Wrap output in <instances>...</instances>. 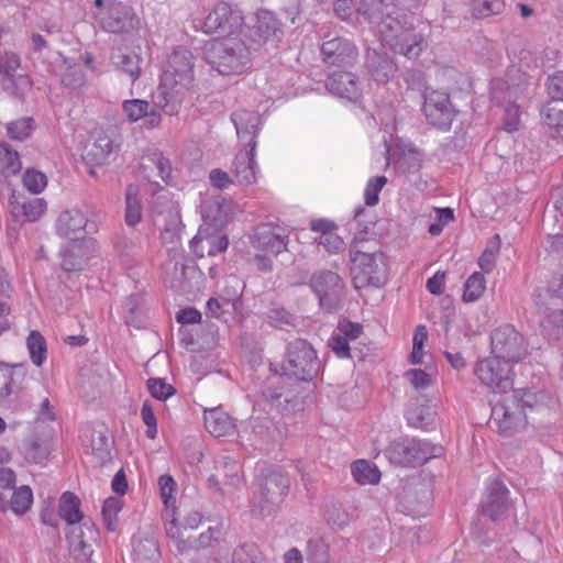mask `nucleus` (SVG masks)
<instances>
[{
	"instance_id": "59",
	"label": "nucleus",
	"mask_w": 563,
	"mask_h": 563,
	"mask_svg": "<svg viewBox=\"0 0 563 563\" xmlns=\"http://www.w3.org/2000/svg\"><path fill=\"white\" fill-rule=\"evenodd\" d=\"M318 243L329 253H340L344 250V241L334 231L320 235Z\"/></svg>"
},
{
	"instance_id": "47",
	"label": "nucleus",
	"mask_w": 563,
	"mask_h": 563,
	"mask_svg": "<svg viewBox=\"0 0 563 563\" xmlns=\"http://www.w3.org/2000/svg\"><path fill=\"white\" fill-rule=\"evenodd\" d=\"M490 96L496 104H504L505 102L510 104L515 98V89L504 79L496 78L490 82Z\"/></svg>"
},
{
	"instance_id": "2",
	"label": "nucleus",
	"mask_w": 563,
	"mask_h": 563,
	"mask_svg": "<svg viewBox=\"0 0 563 563\" xmlns=\"http://www.w3.org/2000/svg\"><path fill=\"white\" fill-rule=\"evenodd\" d=\"M253 52L242 35L224 36L206 45L205 59L220 75H238L250 67Z\"/></svg>"
},
{
	"instance_id": "13",
	"label": "nucleus",
	"mask_w": 563,
	"mask_h": 563,
	"mask_svg": "<svg viewBox=\"0 0 563 563\" xmlns=\"http://www.w3.org/2000/svg\"><path fill=\"white\" fill-rule=\"evenodd\" d=\"M24 378L23 365L0 363V407L15 408L14 402L20 398Z\"/></svg>"
},
{
	"instance_id": "52",
	"label": "nucleus",
	"mask_w": 563,
	"mask_h": 563,
	"mask_svg": "<svg viewBox=\"0 0 563 563\" xmlns=\"http://www.w3.org/2000/svg\"><path fill=\"white\" fill-rule=\"evenodd\" d=\"M498 252L499 236L496 235L478 258V265L484 272L489 273L494 269Z\"/></svg>"
},
{
	"instance_id": "9",
	"label": "nucleus",
	"mask_w": 563,
	"mask_h": 563,
	"mask_svg": "<svg viewBox=\"0 0 563 563\" xmlns=\"http://www.w3.org/2000/svg\"><path fill=\"white\" fill-rule=\"evenodd\" d=\"M528 419V413L516 405V399L506 395L493 405L489 424L498 433L511 437L525 429Z\"/></svg>"
},
{
	"instance_id": "32",
	"label": "nucleus",
	"mask_w": 563,
	"mask_h": 563,
	"mask_svg": "<svg viewBox=\"0 0 563 563\" xmlns=\"http://www.w3.org/2000/svg\"><path fill=\"white\" fill-rule=\"evenodd\" d=\"M58 514L70 526L80 522L82 519L80 499L70 492L64 493L59 501Z\"/></svg>"
},
{
	"instance_id": "6",
	"label": "nucleus",
	"mask_w": 563,
	"mask_h": 563,
	"mask_svg": "<svg viewBox=\"0 0 563 563\" xmlns=\"http://www.w3.org/2000/svg\"><path fill=\"white\" fill-rule=\"evenodd\" d=\"M441 448L426 440L400 438L393 441L385 450V455L393 464L417 467L438 456Z\"/></svg>"
},
{
	"instance_id": "12",
	"label": "nucleus",
	"mask_w": 563,
	"mask_h": 563,
	"mask_svg": "<svg viewBox=\"0 0 563 563\" xmlns=\"http://www.w3.org/2000/svg\"><path fill=\"white\" fill-rule=\"evenodd\" d=\"M474 373L479 382L494 393L506 394L512 387L511 364H506L494 355L478 361Z\"/></svg>"
},
{
	"instance_id": "44",
	"label": "nucleus",
	"mask_w": 563,
	"mask_h": 563,
	"mask_svg": "<svg viewBox=\"0 0 563 563\" xmlns=\"http://www.w3.org/2000/svg\"><path fill=\"white\" fill-rule=\"evenodd\" d=\"M511 399H516V405L522 408L523 412L529 409L530 411L544 409L539 396L529 389H515L511 395H508Z\"/></svg>"
},
{
	"instance_id": "50",
	"label": "nucleus",
	"mask_w": 563,
	"mask_h": 563,
	"mask_svg": "<svg viewBox=\"0 0 563 563\" xmlns=\"http://www.w3.org/2000/svg\"><path fill=\"white\" fill-rule=\"evenodd\" d=\"M387 184V178L385 176H376L368 179L365 190H364V200L366 206H376L379 201V192Z\"/></svg>"
},
{
	"instance_id": "37",
	"label": "nucleus",
	"mask_w": 563,
	"mask_h": 563,
	"mask_svg": "<svg viewBox=\"0 0 563 563\" xmlns=\"http://www.w3.org/2000/svg\"><path fill=\"white\" fill-rule=\"evenodd\" d=\"M142 219V206L137 197V188L130 185L125 192V223L136 225Z\"/></svg>"
},
{
	"instance_id": "29",
	"label": "nucleus",
	"mask_w": 563,
	"mask_h": 563,
	"mask_svg": "<svg viewBox=\"0 0 563 563\" xmlns=\"http://www.w3.org/2000/svg\"><path fill=\"white\" fill-rule=\"evenodd\" d=\"M367 60L373 79L379 84L387 82L396 71L394 62L388 56L380 55L377 52L369 54Z\"/></svg>"
},
{
	"instance_id": "1",
	"label": "nucleus",
	"mask_w": 563,
	"mask_h": 563,
	"mask_svg": "<svg viewBox=\"0 0 563 563\" xmlns=\"http://www.w3.org/2000/svg\"><path fill=\"white\" fill-rule=\"evenodd\" d=\"M194 55L185 47H177L169 55L154 103L167 115L177 114L194 82Z\"/></svg>"
},
{
	"instance_id": "63",
	"label": "nucleus",
	"mask_w": 563,
	"mask_h": 563,
	"mask_svg": "<svg viewBox=\"0 0 563 563\" xmlns=\"http://www.w3.org/2000/svg\"><path fill=\"white\" fill-rule=\"evenodd\" d=\"M327 520L338 529H342L349 523V515L341 507L333 505L327 511Z\"/></svg>"
},
{
	"instance_id": "11",
	"label": "nucleus",
	"mask_w": 563,
	"mask_h": 563,
	"mask_svg": "<svg viewBox=\"0 0 563 563\" xmlns=\"http://www.w3.org/2000/svg\"><path fill=\"white\" fill-rule=\"evenodd\" d=\"M280 25L273 12L260 10L256 14V23L252 27H247L242 36L254 52L266 44L276 46L283 36Z\"/></svg>"
},
{
	"instance_id": "4",
	"label": "nucleus",
	"mask_w": 563,
	"mask_h": 563,
	"mask_svg": "<svg viewBox=\"0 0 563 563\" xmlns=\"http://www.w3.org/2000/svg\"><path fill=\"white\" fill-rule=\"evenodd\" d=\"M379 34L385 46L409 59L417 58L426 46L422 34L416 33L393 16H386L379 23Z\"/></svg>"
},
{
	"instance_id": "33",
	"label": "nucleus",
	"mask_w": 563,
	"mask_h": 563,
	"mask_svg": "<svg viewBox=\"0 0 563 563\" xmlns=\"http://www.w3.org/2000/svg\"><path fill=\"white\" fill-rule=\"evenodd\" d=\"M289 488L287 477L279 474H272L265 479L264 496L267 503L273 505L282 501Z\"/></svg>"
},
{
	"instance_id": "48",
	"label": "nucleus",
	"mask_w": 563,
	"mask_h": 563,
	"mask_svg": "<svg viewBox=\"0 0 563 563\" xmlns=\"http://www.w3.org/2000/svg\"><path fill=\"white\" fill-rule=\"evenodd\" d=\"M543 122L551 129L560 132L563 130V109L560 108L559 102L550 101L542 110Z\"/></svg>"
},
{
	"instance_id": "20",
	"label": "nucleus",
	"mask_w": 563,
	"mask_h": 563,
	"mask_svg": "<svg viewBox=\"0 0 563 563\" xmlns=\"http://www.w3.org/2000/svg\"><path fill=\"white\" fill-rule=\"evenodd\" d=\"M321 54L324 63L347 67L356 62L357 48L351 41L344 37H333L322 43Z\"/></svg>"
},
{
	"instance_id": "5",
	"label": "nucleus",
	"mask_w": 563,
	"mask_h": 563,
	"mask_svg": "<svg viewBox=\"0 0 563 563\" xmlns=\"http://www.w3.org/2000/svg\"><path fill=\"white\" fill-rule=\"evenodd\" d=\"M283 374L298 380L309 382L320 371V361L312 345L303 339H296L287 344L282 363Z\"/></svg>"
},
{
	"instance_id": "17",
	"label": "nucleus",
	"mask_w": 563,
	"mask_h": 563,
	"mask_svg": "<svg viewBox=\"0 0 563 563\" xmlns=\"http://www.w3.org/2000/svg\"><path fill=\"white\" fill-rule=\"evenodd\" d=\"M508 495L509 490L501 481H490L481 504L483 515L493 521L505 518L510 511Z\"/></svg>"
},
{
	"instance_id": "16",
	"label": "nucleus",
	"mask_w": 563,
	"mask_h": 563,
	"mask_svg": "<svg viewBox=\"0 0 563 563\" xmlns=\"http://www.w3.org/2000/svg\"><path fill=\"white\" fill-rule=\"evenodd\" d=\"M251 243L254 249L276 256L287 249L288 234L279 225L264 223L256 227Z\"/></svg>"
},
{
	"instance_id": "40",
	"label": "nucleus",
	"mask_w": 563,
	"mask_h": 563,
	"mask_svg": "<svg viewBox=\"0 0 563 563\" xmlns=\"http://www.w3.org/2000/svg\"><path fill=\"white\" fill-rule=\"evenodd\" d=\"M486 289V280L482 273H473L464 284L463 300L474 302L478 300Z\"/></svg>"
},
{
	"instance_id": "30",
	"label": "nucleus",
	"mask_w": 563,
	"mask_h": 563,
	"mask_svg": "<svg viewBox=\"0 0 563 563\" xmlns=\"http://www.w3.org/2000/svg\"><path fill=\"white\" fill-rule=\"evenodd\" d=\"M112 63L123 73H125L134 82L141 75L142 58L139 54L131 52L125 53L118 49L111 55Z\"/></svg>"
},
{
	"instance_id": "7",
	"label": "nucleus",
	"mask_w": 563,
	"mask_h": 563,
	"mask_svg": "<svg viewBox=\"0 0 563 563\" xmlns=\"http://www.w3.org/2000/svg\"><path fill=\"white\" fill-rule=\"evenodd\" d=\"M492 354L506 364L522 361L528 355L523 335L511 324H503L490 334Z\"/></svg>"
},
{
	"instance_id": "18",
	"label": "nucleus",
	"mask_w": 563,
	"mask_h": 563,
	"mask_svg": "<svg viewBox=\"0 0 563 563\" xmlns=\"http://www.w3.org/2000/svg\"><path fill=\"white\" fill-rule=\"evenodd\" d=\"M423 113L428 122L439 129L448 130L454 118L450 98L441 91H431L424 96Z\"/></svg>"
},
{
	"instance_id": "53",
	"label": "nucleus",
	"mask_w": 563,
	"mask_h": 563,
	"mask_svg": "<svg viewBox=\"0 0 563 563\" xmlns=\"http://www.w3.org/2000/svg\"><path fill=\"white\" fill-rule=\"evenodd\" d=\"M355 225L356 239H364V235L373 228L374 221L369 217V212L364 207H357L354 211L353 222Z\"/></svg>"
},
{
	"instance_id": "26",
	"label": "nucleus",
	"mask_w": 563,
	"mask_h": 563,
	"mask_svg": "<svg viewBox=\"0 0 563 563\" xmlns=\"http://www.w3.org/2000/svg\"><path fill=\"white\" fill-rule=\"evenodd\" d=\"M205 426L214 437L229 435L235 429L232 418L220 407L205 410Z\"/></svg>"
},
{
	"instance_id": "36",
	"label": "nucleus",
	"mask_w": 563,
	"mask_h": 563,
	"mask_svg": "<svg viewBox=\"0 0 563 563\" xmlns=\"http://www.w3.org/2000/svg\"><path fill=\"white\" fill-rule=\"evenodd\" d=\"M351 471L354 479L362 485H374L380 479V472L377 466L365 460L354 462Z\"/></svg>"
},
{
	"instance_id": "23",
	"label": "nucleus",
	"mask_w": 563,
	"mask_h": 563,
	"mask_svg": "<svg viewBox=\"0 0 563 563\" xmlns=\"http://www.w3.org/2000/svg\"><path fill=\"white\" fill-rule=\"evenodd\" d=\"M327 89L350 101L356 100L361 96V84L358 78L350 71L333 73L325 84Z\"/></svg>"
},
{
	"instance_id": "61",
	"label": "nucleus",
	"mask_w": 563,
	"mask_h": 563,
	"mask_svg": "<svg viewBox=\"0 0 563 563\" xmlns=\"http://www.w3.org/2000/svg\"><path fill=\"white\" fill-rule=\"evenodd\" d=\"M349 340L340 333H334L329 340V346L340 358L350 357V345Z\"/></svg>"
},
{
	"instance_id": "55",
	"label": "nucleus",
	"mask_w": 563,
	"mask_h": 563,
	"mask_svg": "<svg viewBox=\"0 0 563 563\" xmlns=\"http://www.w3.org/2000/svg\"><path fill=\"white\" fill-rule=\"evenodd\" d=\"M165 529L167 536L175 540L180 552L196 547L197 540L183 539L181 530L177 526L175 518H172V520L166 523Z\"/></svg>"
},
{
	"instance_id": "25",
	"label": "nucleus",
	"mask_w": 563,
	"mask_h": 563,
	"mask_svg": "<svg viewBox=\"0 0 563 563\" xmlns=\"http://www.w3.org/2000/svg\"><path fill=\"white\" fill-rule=\"evenodd\" d=\"M229 240L223 234H209L207 230L199 229L198 233L190 241L192 251L198 256L207 253L209 256H216L228 249Z\"/></svg>"
},
{
	"instance_id": "56",
	"label": "nucleus",
	"mask_w": 563,
	"mask_h": 563,
	"mask_svg": "<svg viewBox=\"0 0 563 563\" xmlns=\"http://www.w3.org/2000/svg\"><path fill=\"white\" fill-rule=\"evenodd\" d=\"M85 82V75L79 66L68 67L62 76V84L70 89H77Z\"/></svg>"
},
{
	"instance_id": "27",
	"label": "nucleus",
	"mask_w": 563,
	"mask_h": 563,
	"mask_svg": "<svg viewBox=\"0 0 563 563\" xmlns=\"http://www.w3.org/2000/svg\"><path fill=\"white\" fill-rule=\"evenodd\" d=\"M229 207L220 196L205 200L201 205V214L207 222L205 228L223 225L228 219ZM203 227H200L202 229Z\"/></svg>"
},
{
	"instance_id": "54",
	"label": "nucleus",
	"mask_w": 563,
	"mask_h": 563,
	"mask_svg": "<svg viewBox=\"0 0 563 563\" xmlns=\"http://www.w3.org/2000/svg\"><path fill=\"white\" fill-rule=\"evenodd\" d=\"M147 388L151 395L158 400H166L176 393V389L163 378H150Z\"/></svg>"
},
{
	"instance_id": "28",
	"label": "nucleus",
	"mask_w": 563,
	"mask_h": 563,
	"mask_svg": "<svg viewBox=\"0 0 563 563\" xmlns=\"http://www.w3.org/2000/svg\"><path fill=\"white\" fill-rule=\"evenodd\" d=\"M112 151L113 141L106 134H99L92 143L86 145L84 158L89 164L102 165L107 163Z\"/></svg>"
},
{
	"instance_id": "51",
	"label": "nucleus",
	"mask_w": 563,
	"mask_h": 563,
	"mask_svg": "<svg viewBox=\"0 0 563 563\" xmlns=\"http://www.w3.org/2000/svg\"><path fill=\"white\" fill-rule=\"evenodd\" d=\"M112 243L117 255L122 260H129L136 253L137 246L135 242L124 234L117 233L112 239Z\"/></svg>"
},
{
	"instance_id": "8",
	"label": "nucleus",
	"mask_w": 563,
	"mask_h": 563,
	"mask_svg": "<svg viewBox=\"0 0 563 563\" xmlns=\"http://www.w3.org/2000/svg\"><path fill=\"white\" fill-rule=\"evenodd\" d=\"M351 273L356 287H380L386 282V263L383 253L351 252Z\"/></svg>"
},
{
	"instance_id": "41",
	"label": "nucleus",
	"mask_w": 563,
	"mask_h": 563,
	"mask_svg": "<svg viewBox=\"0 0 563 563\" xmlns=\"http://www.w3.org/2000/svg\"><path fill=\"white\" fill-rule=\"evenodd\" d=\"M32 503V489L26 485H22L13 492L9 501V509L16 515H23L30 509Z\"/></svg>"
},
{
	"instance_id": "14",
	"label": "nucleus",
	"mask_w": 563,
	"mask_h": 563,
	"mask_svg": "<svg viewBox=\"0 0 563 563\" xmlns=\"http://www.w3.org/2000/svg\"><path fill=\"white\" fill-rule=\"evenodd\" d=\"M243 18L238 10H233L227 2H219L207 15L205 26L210 33L233 36L234 32L242 25Z\"/></svg>"
},
{
	"instance_id": "49",
	"label": "nucleus",
	"mask_w": 563,
	"mask_h": 563,
	"mask_svg": "<svg viewBox=\"0 0 563 563\" xmlns=\"http://www.w3.org/2000/svg\"><path fill=\"white\" fill-rule=\"evenodd\" d=\"M23 186L34 195L41 194L47 186V177L44 173L35 169H26L23 178Z\"/></svg>"
},
{
	"instance_id": "3",
	"label": "nucleus",
	"mask_w": 563,
	"mask_h": 563,
	"mask_svg": "<svg viewBox=\"0 0 563 563\" xmlns=\"http://www.w3.org/2000/svg\"><path fill=\"white\" fill-rule=\"evenodd\" d=\"M102 220L101 211L93 206H85V209L73 207L59 213L55 230L60 238L75 241L86 234H96Z\"/></svg>"
},
{
	"instance_id": "64",
	"label": "nucleus",
	"mask_w": 563,
	"mask_h": 563,
	"mask_svg": "<svg viewBox=\"0 0 563 563\" xmlns=\"http://www.w3.org/2000/svg\"><path fill=\"white\" fill-rule=\"evenodd\" d=\"M158 486L161 492V497L163 498L165 505L168 507L170 500L175 501L173 498V493L176 488V482L169 475H162L158 479Z\"/></svg>"
},
{
	"instance_id": "46",
	"label": "nucleus",
	"mask_w": 563,
	"mask_h": 563,
	"mask_svg": "<svg viewBox=\"0 0 563 563\" xmlns=\"http://www.w3.org/2000/svg\"><path fill=\"white\" fill-rule=\"evenodd\" d=\"M122 509V501L118 497H109L102 506V518L107 530L114 531L118 522V514Z\"/></svg>"
},
{
	"instance_id": "60",
	"label": "nucleus",
	"mask_w": 563,
	"mask_h": 563,
	"mask_svg": "<svg viewBox=\"0 0 563 563\" xmlns=\"http://www.w3.org/2000/svg\"><path fill=\"white\" fill-rule=\"evenodd\" d=\"M405 376L415 389H426L431 385V376L422 369H409Z\"/></svg>"
},
{
	"instance_id": "10",
	"label": "nucleus",
	"mask_w": 563,
	"mask_h": 563,
	"mask_svg": "<svg viewBox=\"0 0 563 563\" xmlns=\"http://www.w3.org/2000/svg\"><path fill=\"white\" fill-rule=\"evenodd\" d=\"M309 284L323 310L334 312L341 309L344 284L339 274L332 271H320L311 276Z\"/></svg>"
},
{
	"instance_id": "31",
	"label": "nucleus",
	"mask_w": 563,
	"mask_h": 563,
	"mask_svg": "<svg viewBox=\"0 0 563 563\" xmlns=\"http://www.w3.org/2000/svg\"><path fill=\"white\" fill-rule=\"evenodd\" d=\"M52 451L51 442L40 437L29 439L23 445V454L27 462L43 464Z\"/></svg>"
},
{
	"instance_id": "19",
	"label": "nucleus",
	"mask_w": 563,
	"mask_h": 563,
	"mask_svg": "<svg viewBox=\"0 0 563 563\" xmlns=\"http://www.w3.org/2000/svg\"><path fill=\"white\" fill-rule=\"evenodd\" d=\"M98 538L95 525L88 521L73 526L67 532L69 548L77 560L89 561L93 553L92 544Z\"/></svg>"
},
{
	"instance_id": "57",
	"label": "nucleus",
	"mask_w": 563,
	"mask_h": 563,
	"mask_svg": "<svg viewBox=\"0 0 563 563\" xmlns=\"http://www.w3.org/2000/svg\"><path fill=\"white\" fill-rule=\"evenodd\" d=\"M209 183L213 188L224 190L234 184L235 179L229 173L220 168H213L209 172Z\"/></svg>"
},
{
	"instance_id": "35",
	"label": "nucleus",
	"mask_w": 563,
	"mask_h": 563,
	"mask_svg": "<svg viewBox=\"0 0 563 563\" xmlns=\"http://www.w3.org/2000/svg\"><path fill=\"white\" fill-rule=\"evenodd\" d=\"M14 212H21L29 222L37 221L46 211L47 203L43 198H32L22 202H11Z\"/></svg>"
},
{
	"instance_id": "24",
	"label": "nucleus",
	"mask_w": 563,
	"mask_h": 563,
	"mask_svg": "<svg viewBox=\"0 0 563 563\" xmlns=\"http://www.w3.org/2000/svg\"><path fill=\"white\" fill-rule=\"evenodd\" d=\"M156 108H158L156 104L151 106L148 101L142 99L125 100L122 104L123 112L130 122L143 119L147 129L156 128L161 123V114Z\"/></svg>"
},
{
	"instance_id": "45",
	"label": "nucleus",
	"mask_w": 563,
	"mask_h": 563,
	"mask_svg": "<svg viewBox=\"0 0 563 563\" xmlns=\"http://www.w3.org/2000/svg\"><path fill=\"white\" fill-rule=\"evenodd\" d=\"M268 319L273 327L280 330H289L296 328L299 323V318L291 314L284 308H273L268 312Z\"/></svg>"
},
{
	"instance_id": "43",
	"label": "nucleus",
	"mask_w": 563,
	"mask_h": 563,
	"mask_svg": "<svg viewBox=\"0 0 563 563\" xmlns=\"http://www.w3.org/2000/svg\"><path fill=\"white\" fill-rule=\"evenodd\" d=\"M35 126L33 118L24 117L8 123L7 133L12 140L23 141L31 135Z\"/></svg>"
},
{
	"instance_id": "34",
	"label": "nucleus",
	"mask_w": 563,
	"mask_h": 563,
	"mask_svg": "<svg viewBox=\"0 0 563 563\" xmlns=\"http://www.w3.org/2000/svg\"><path fill=\"white\" fill-rule=\"evenodd\" d=\"M22 168L19 153L7 143H0V176H15Z\"/></svg>"
},
{
	"instance_id": "39",
	"label": "nucleus",
	"mask_w": 563,
	"mask_h": 563,
	"mask_svg": "<svg viewBox=\"0 0 563 563\" xmlns=\"http://www.w3.org/2000/svg\"><path fill=\"white\" fill-rule=\"evenodd\" d=\"M470 9L474 18H488L499 14L505 9L504 0H470Z\"/></svg>"
},
{
	"instance_id": "38",
	"label": "nucleus",
	"mask_w": 563,
	"mask_h": 563,
	"mask_svg": "<svg viewBox=\"0 0 563 563\" xmlns=\"http://www.w3.org/2000/svg\"><path fill=\"white\" fill-rule=\"evenodd\" d=\"M133 553L137 562L154 561L159 556L157 541L153 537L137 539L133 543Z\"/></svg>"
},
{
	"instance_id": "21",
	"label": "nucleus",
	"mask_w": 563,
	"mask_h": 563,
	"mask_svg": "<svg viewBox=\"0 0 563 563\" xmlns=\"http://www.w3.org/2000/svg\"><path fill=\"white\" fill-rule=\"evenodd\" d=\"M233 122L239 141L249 146L256 148V136L261 130L262 120L257 112L239 110L232 113Z\"/></svg>"
},
{
	"instance_id": "62",
	"label": "nucleus",
	"mask_w": 563,
	"mask_h": 563,
	"mask_svg": "<svg viewBox=\"0 0 563 563\" xmlns=\"http://www.w3.org/2000/svg\"><path fill=\"white\" fill-rule=\"evenodd\" d=\"M548 92L552 101H563V73H556L549 77Z\"/></svg>"
},
{
	"instance_id": "22",
	"label": "nucleus",
	"mask_w": 563,
	"mask_h": 563,
	"mask_svg": "<svg viewBox=\"0 0 563 563\" xmlns=\"http://www.w3.org/2000/svg\"><path fill=\"white\" fill-rule=\"evenodd\" d=\"M231 173L239 185L256 183L260 167L255 161V148L239 152L232 163Z\"/></svg>"
},
{
	"instance_id": "42",
	"label": "nucleus",
	"mask_w": 563,
	"mask_h": 563,
	"mask_svg": "<svg viewBox=\"0 0 563 563\" xmlns=\"http://www.w3.org/2000/svg\"><path fill=\"white\" fill-rule=\"evenodd\" d=\"M26 345L33 364L41 366L46 360V342L43 335L38 331H31Z\"/></svg>"
},
{
	"instance_id": "58",
	"label": "nucleus",
	"mask_w": 563,
	"mask_h": 563,
	"mask_svg": "<svg viewBox=\"0 0 563 563\" xmlns=\"http://www.w3.org/2000/svg\"><path fill=\"white\" fill-rule=\"evenodd\" d=\"M141 416L142 420L147 427L146 429V435L150 439H155L157 434V421L156 417L154 415V411L152 409V406L148 401H144L142 409H141Z\"/></svg>"
},
{
	"instance_id": "15",
	"label": "nucleus",
	"mask_w": 563,
	"mask_h": 563,
	"mask_svg": "<svg viewBox=\"0 0 563 563\" xmlns=\"http://www.w3.org/2000/svg\"><path fill=\"white\" fill-rule=\"evenodd\" d=\"M21 64L20 57L13 52H5L0 56V84L11 95L22 98L31 88V81L26 76H15Z\"/></svg>"
}]
</instances>
